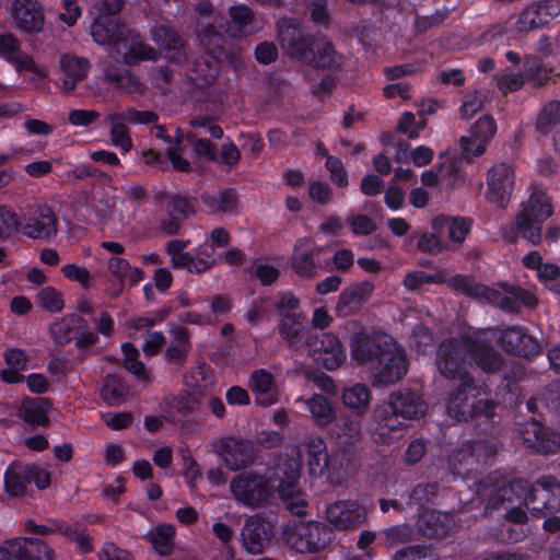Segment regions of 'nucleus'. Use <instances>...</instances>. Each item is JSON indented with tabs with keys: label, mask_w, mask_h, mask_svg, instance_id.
<instances>
[{
	"label": "nucleus",
	"mask_w": 560,
	"mask_h": 560,
	"mask_svg": "<svg viewBox=\"0 0 560 560\" xmlns=\"http://www.w3.org/2000/svg\"><path fill=\"white\" fill-rule=\"evenodd\" d=\"M19 417L28 424L48 425L49 418L44 404L33 398L23 399L19 408Z\"/></svg>",
	"instance_id": "nucleus-44"
},
{
	"label": "nucleus",
	"mask_w": 560,
	"mask_h": 560,
	"mask_svg": "<svg viewBox=\"0 0 560 560\" xmlns=\"http://www.w3.org/2000/svg\"><path fill=\"white\" fill-rule=\"evenodd\" d=\"M119 55L121 62L128 66H136L141 61H156L159 58L158 50L143 42H131Z\"/></svg>",
	"instance_id": "nucleus-43"
},
{
	"label": "nucleus",
	"mask_w": 560,
	"mask_h": 560,
	"mask_svg": "<svg viewBox=\"0 0 560 560\" xmlns=\"http://www.w3.org/2000/svg\"><path fill=\"white\" fill-rule=\"evenodd\" d=\"M417 525L421 536L439 540L452 532L455 521L452 514L428 510L419 514Z\"/></svg>",
	"instance_id": "nucleus-27"
},
{
	"label": "nucleus",
	"mask_w": 560,
	"mask_h": 560,
	"mask_svg": "<svg viewBox=\"0 0 560 560\" xmlns=\"http://www.w3.org/2000/svg\"><path fill=\"white\" fill-rule=\"evenodd\" d=\"M307 194L314 203L326 206L331 201L334 191L327 182L315 179L310 182Z\"/></svg>",
	"instance_id": "nucleus-61"
},
{
	"label": "nucleus",
	"mask_w": 560,
	"mask_h": 560,
	"mask_svg": "<svg viewBox=\"0 0 560 560\" xmlns=\"http://www.w3.org/2000/svg\"><path fill=\"white\" fill-rule=\"evenodd\" d=\"M214 447L224 460L225 466L231 470H240L250 466L256 457L253 443L235 436L220 439Z\"/></svg>",
	"instance_id": "nucleus-16"
},
{
	"label": "nucleus",
	"mask_w": 560,
	"mask_h": 560,
	"mask_svg": "<svg viewBox=\"0 0 560 560\" xmlns=\"http://www.w3.org/2000/svg\"><path fill=\"white\" fill-rule=\"evenodd\" d=\"M19 54H21V46L14 34H0V58L7 62H11L15 61V57Z\"/></svg>",
	"instance_id": "nucleus-64"
},
{
	"label": "nucleus",
	"mask_w": 560,
	"mask_h": 560,
	"mask_svg": "<svg viewBox=\"0 0 560 560\" xmlns=\"http://www.w3.org/2000/svg\"><path fill=\"white\" fill-rule=\"evenodd\" d=\"M445 281L444 275L440 271L429 273L422 270H415L408 272L404 278V285L410 290L416 291L423 284L443 283Z\"/></svg>",
	"instance_id": "nucleus-55"
},
{
	"label": "nucleus",
	"mask_w": 560,
	"mask_h": 560,
	"mask_svg": "<svg viewBox=\"0 0 560 560\" xmlns=\"http://www.w3.org/2000/svg\"><path fill=\"white\" fill-rule=\"evenodd\" d=\"M427 411V402L416 390H399L389 396L387 405L377 410L375 440L389 443L401 436L408 420L419 419Z\"/></svg>",
	"instance_id": "nucleus-3"
},
{
	"label": "nucleus",
	"mask_w": 560,
	"mask_h": 560,
	"mask_svg": "<svg viewBox=\"0 0 560 560\" xmlns=\"http://www.w3.org/2000/svg\"><path fill=\"white\" fill-rule=\"evenodd\" d=\"M16 233L32 240L47 241L58 232V217L54 208L47 203L28 206L19 214Z\"/></svg>",
	"instance_id": "nucleus-8"
},
{
	"label": "nucleus",
	"mask_w": 560,
	"mask_h": 560,
	"mask_svg": "<svg viewBox=\"0 0 560 560\" xmlns=\"http://www.w3.org/2000/svg\"><path fill=\"white\" fill-rule=\"evenodd\" d=\"M487 96L481 91H472L463 97L460 114L463 118H470L483 108Z\"/></svg>",
	"instance_id": "nucleus-63"
},
{
	"label": "nucleus",
	"mask_w": 560,
	"mask_h": 560,
	"mask_svg": "<svg viewBox=\"0 0 560 560\" xmlns=\"http://www.w3.org/2000/svg\"><path fill=\"white\" fill-rule=\"evenodd\" d=\"M325 253L322 246H311V242L299 240L290 258L292 270L302 278H313L318 269L324 268L320 256Z\"/></svg>",
	"instance_id": "nucleus-23"
},
{
	"label": "nucleus",
	"mask_w": 560,
	"mask_h": 560,
	"mask_svg": "<svg viewBox=\"0 0 560 560\" xmlns=\"http://www.w3.org/2000/svg\"><path fill=\"white\" fill-rule=\"evenodd\" d=\"M435 364L441 376L455 380V338L450 337L439 345Z\"/></svg>",
	"instance_id": "nucleus-40"
},
{
	"label": "nucleus",
	"mask_w": 560,
	"mask_h": 560,
	"mask_svg": "<svg viewBox=\"0 0 560 560\" xmlns=\"http://www.w3.org/2000/svg\"><path fill=\"white\" fill-rule=\"evenodd\" d=\"M351 357L357 364L369 365L376 385L399 382L409 368L405 349L385 332H357L351 340Z\"/></svg>",
	"instance_id": "nucleus-2"
},
{
	"label": "nucleus",
	"mask_w": 560,
	"mask_h": 560,
	"mask_svg": "<svg viewBox=\"0 0 560 560\" xmlns=\"http://www.w3.org/2000/svg\"><path fill=\"white\" fill-rule=\"evenodd\" d=\"M329 466L327 445L320 436H311L307 443V469L312 477H322Z\"/></svg>",
	"instance_id": "nucleus-33"
},
{
	"label": "nucleus",
	"mask_w": 560,
	"mask_h": 560,
	"mask_svg": "<svg viewBox=\"0 0 560 560\" xmlns=\"http://www.w3.org/2000/svg\"><path fill=\"white\" fill-rule=\"evenodd\" d=\"M528 483L522 479H515L502 487L493 489L488 494L487 510H505L515 504H525Z\"/></svg>",
	"instance_id": "nucleus-24"
},
{
	"label": "nucleus",
	"mask_w": 560,
	"mask_h": 560,
	"mask_svg": "<svg viewBox=\"0 0 560 560\" xmlns=\"http://www.w3.org/2000/svg\"><path fill=\"white\" fill-rule=\"evenodd\" d=\"M276 386V380L272 373L265 369H257L252 372L249 378L250 389L258 394L255 402L261 407H269L278 401L277 395L272 393Z\"/></svg>",
	"instance_id": "nucleus-30"
},
{
	"label": "nucleus",
	"mask_w": 560,
	"mask_h": 560,
	"mask_svg": "<svg viewBox=\"0 0 560 560\" xmlns=\"http://www.w3.org/2000/svg\"><path fill=\"white\" fill-rule=\"evenodd\" d=\"M305 345L314 361L327 371H336L346 361V350L331 332L308 334Z\"/></svg>",
	"instance_id": "nucleus-11"
},
{
	"label": "nucleus",
	"mask_w": 560,
	"mask_h": 560,
	"mask_svg": "<svg viewBox=\"0 0 560 560\" xmlns=\"http://www.w3.org/2000/svg\"><path fill=\"white\" fill-rule=\"evenodd\" d=\"M325 167L329 172V178L338 188H346L349 185V175L340 158L328 155Z\"/></svg>",
	"instance_id": "nucleus-57"
},
{
	"label": "nucleus",
	"mask_w": 560,
	"mask_h": 560,
	"mask_svg": "<svg viewBox=\"0 0 560 560\" xmlns=\"http://www.w3.org/2000/svg\"><path fill=\"white\" fill-rule=\"evenodd\" d=\"M332 424L334 428L330 429V433L345 452H348L350 447L360 441L361 417L353 413L352 416L339 415L335 417Z\"/></svg>",
	"instance_id": "nucleus-28"
},
{
	"label": "nucleus",
	"mask_w": 560,
	"mask_h": 560,
	"mask_svg": "<svg viewBox=\"0 0 560 560\" xmlns=\"http://www.w3.org/2000/svg\"><path fill=\"white\" fill-rule=\"evenodd\" d=\"M109 138L112 144L118 148L122 154L128 153L132 149V139L127 124L121 118H118V114L112 116Z\"/></svg>",
	"instance_id": "nucleus-46"
},
{
	"label": "nucleus",
	"mask_w": 560,
	"mask_h": 560,
	"mask_svg": "<svg viewBox=\"0 0 560 560\" xmlns=\"http://www.w3.org/2000/svg\"><path fill=\"white\" fill-rule=\"evenodd\" d=\"M526 508L532 512L548 513L560 509V482L552 476L528 486Z\"/></svg>",
	"instance_id": "nucleus-15"
},
{
	"label": "nucleus",
	"mask_w": 560,
	"mask_h": 560,
	"mask_svg": "<svg viewBox=\"0 0 560 560\" xmlns=\"http://www.w3.org/2000/svg\"><path fill=\"white\" fill-rule=\"evenodd\" d=\"M520 438L526 448L537 454L555 453L560 448V434L536 420L522 425Z\"/></svg>",
	"instance_id": "nucleus-17"
},
{
	"label": "nucleus",
	"mask_w": 560,
	"mask_h": 560,
	"mask_svg": "<svg viewBox=\"0 0 560 560\" xmlns=\"http://www.w3.org/2000/svg\"><path fill=\"white\" fill-rule=\"evenodd\" d=\"M365 510L357 502L338 501L326 509L327 521L339 530H347L364 523Z\"/></svg>",
	"instance_id": "nucleus-26"
},
{
	"label": "nucleus",
	"mask_w": 560,
	"mask_h": 560,
	"mask_svg": "<svg viewBox=\"0 0 560 560\" xmlns=\"http://www.w3.org/2000/svg\"><path fill=\"white\" fill-rule=\"evenodd\" d=\"M270 468L266 477L256 474H241L230 483V491L235 500L247 506H258L267 503L270 498Z\"/></svg>",
	"instance_id": "nucleus-10"
},
{
	"label": "nucleus",
	"mask_w": 560,
	"mask_h": 560,
	"mask_svg": "<svg viewBox=\"0 0 560 560\" xmlns=\"http://www.w3.org/2000/svg\"><path fill=\"white\" fill-rule=\"evenodd\" d=\"M341 399L347 409L361 417L370 409L372 393L366 384L355 383L343 388Z\"/></svg>",
	"instance_id": "nucleus-32"
},
{
	"label": "nucleus",
	"mask_w": 560,
	"mask_h": 560,
	"mask_svg": "<svg viewBox=\"0 0 560 560\" xmlns=\"http://www.w3.org/2000/svg\"><path fill=\"white\" fill-rule=\"evenodd\" d=\"M171 332L173 339L166 348L164 359L170 364L183 366L191 348L189 331L185 327L177 326Z\"/></svg>",
	"instance_id": "nucleus-31"
},
{
	"label": "nucleus",
	"mask_w": 560,
	"mask_h": 560,
	"mask_svg": "<svg viewBox=\"0 0 560 560\" xmlns=\"http://www.w3.org/2000/svg\"><path fill=\"white\" fill-rule=\"evenodd\" d=\"M515 183V172L511 163L500 162L488 172L487 201L504 209L510 201Z\"/></svg>",
	"instance_id": "nucleus-14"
},
{
	"label": "nucleus",
	"mask_w": 560,
	"mask_h": 560,
	"mask_svg": "<svg viewBox=\"0 0 560 560\" xmlns=\"http://www.w3.org/2000/svg\"><path fill=\"white\" fill-rule=\"evenodd\" d=\"M167 210L170 217L184 221L196 212L195 201L188 196L173 195L168 198Z\"/></svg>",
	"instance_id": "nucleus-51"
},
{
	"label": "nucleus",
	"mask_w": 560,
	"mask_h": 560,
	"mask_svg": "<svg viewBox=\"0 0 560 560\" xmlns=\"http://www.w3.org/2000/svg\"><path fill=\"white\" fill-rule=\"evenodd\" d=\"M152 39L164 52L168 63L182 66L187 59V40L172 25H156L151 31Z\"/></svg>",
	"instance_id": "nucleus-20"
},
{
	"label": "nucleus",
	"mask_w": 560,
	"mask_h": 560,
	"mask_svg": "<svg viewBox=\"0 0 560 560\" xmlns=\"http://www.w3.org/2000/svg\"><path fill=\"white\" fill-rule=\"evenodd\" d=\"M175 534L173 525L160 524L150 533V541L160 555L167 556L173 551Z\"/></svg>",
	"instance_id": "nucleus-48"
},
{
	"label": "nucleus",
	"mask_w": 560,
	"mask_h": 560,
	"mask_svg": "<svg viewBox=\"0 0 560 560\" xmlns=\"http://www.w3.org/2000/svg\"><path fill=\"white\" fill-rule=\"evenodd\" d=\"M306 323V315H296L290 319H279L276 329L284 343L290 348H295L303 340Z\"/></svg>",
	"instance_id": "nucleus-35"
},
{
	"label": "nucleus",
	"mask_w": 560,
	"mask_h": 560,
	"mask_svg": "<svg viewBox=\"0 0 560 560\" xmlns=\"http://www.w3.org/2000/svg\"><path fill=\"white\" fill-rule=\"evenodd\" d=\"M410 343L418 353L427 354L434 348V335L425 325H416L411 332Z\"/></svg>",
	"instance_id": "nucleus-53"
},
{
	"label": "nucleus",
	"mask_w": 560,
	"mask_h": 560,
	"mask_svg": "<svg viewBox=\"0 0 560 560\" xmlns=\"http://www.w3.org/2000/svg\"><path fill=\"white\" fill-rule=\"evenodd\" d=\"M546 25L541 11L536 3L527 5L518 15L515 28L520 33H528Z\"/></svg>",
	"instance_id": "nucleus-50"
},
{
	"label": "nucleus",
	"mask_w": 560,
	"mask_h": 560,
	"mask_svg": "<svg viewBox=\"0 0 560 560\" xmlns=\"http://www.w3.org/2000/svg\"><path fill=\"white\" fill-rule=\"evenodd\" d=\"M560 127V101L548 102L539 112L536 128L542 135H548Z\"/></svg>",
	"instance_id": "nucleus-47"
},
{
	"label": "nucleus",
	"mask_w": 560,
	"mask_h": 560,
	"mask_svg": "<svg viewBox=\"0 0 560 560\" xmlns=\"http://www.w3.org/2000/svg\"><path fill=\"white\" fill-rule=\"evenodd\" d=\"M374 291L371 281H362L352 287L343 289L340 293L336 310L340 316H348L361 308Z\"/></svg>",
	"instance_id": "nucleus-29"
},
{
	"label": "nucleus",
	"mask_w": 560,
	"mask_h": 560,
	"mask_svg": "<svg viewBox=\"0 0 560 560\" xmlns=\"http://www.w3.org/2000/svg\"><path fill=\"white\" fill-rule=\"evenodd\" d=\"M483 299L491 305L506 313H514V298L512 295V287L502 290L487 288Z\"/></svg>",
	"instance_id": "nucleus-54"
},
{
	"label": "nucleus",
	"mask_w": 560,
	"mask_h": 560,
	"mask_svg": "<svg viewBox=\"0 0 560 560\" xmlns=\"http://www.w3.org/2000/svg\"><path fill=\"white\" fill-rule=\"evenodd\" d=\"M288 57L316 70L327 71L319 82L312 86L315 97L323 101L336 88L332 73L342 69L343 58L332 42L322 34H312L298 26H288L279 36Z\"/></svg>",
	"instance_id": "nucleus-1"
},
{
	"label": "nucleus",
	"mask_w": 560,
	"mask_h": 560,
	"mask_svg": "<svg viewBox=\"0 0 560 560\" xmlns=\"http://www.w3.org/2000/svg\"><path fill=\"white\" fill-rule=\"evenodd\" d=\"M91 35L97 44L110 45L118 43L121 32L117 19L97 16L92 24Z\"/></svg>",
	"instance_id": "nucleus-37"
},
{
	"label": "nucleus",
	"mask_w": 560,
	"mask_h": 560,
	"mask_svg": "<svg viewBox=\"0 0 560 560\" xmlns=\"http://www.w3.org/2000/svg\"><path fill=\"white\" fill-rule=\"evenodd\" d=\"M19 225V214L12 208L0 205V241L8 240L16 233Z\"/></svg>",
	"instance_id": "nucleus-59"
},
{
	"label": "nucleus",
	"mask_w": 560,
	"mask_h": 560,
	"mask_svg": "<svg viewBox=\"0 0 560 560\" xmlns=\"http://www.w3.org/2000/svg\"><path fill=\"white\" fill-rule=\"evenodd\" d=\"M84 317L77 314H71L63 317L60 322L55 323L51 327V332L56 343L60 346H67L74 341L80 328H84Z\"/></svg>",
	"instance_id": "nucleus-36"
},
{
	"label": "nucleus",
	"mask_w": 560,
	"mask_h": 560,
	"mask_svg": "<svg viewBox=\"0 0 560 560\" xmlns=\"http://www.w3.org/2000/svg\"><path fill=\"white\" fill-rule=\"evenodd\" d=\"M24 464L19 460L12 462L4 471L3 487L9 497L21 498L27 491V481L24 478Z\"/></svg>",
	"instance_id": "nucleus-38"
},
{
	"label": "nucleus",
	"mask_w": 560,
	"mask_h": 560,
	"mask_svg": "<svg viewBox=\"0 0 560 560\" xmlns=\"http://www.w3.org/2000/svg\"><path fill=\"white\" fill-rule=\"evenodd\" d=\"M128 394V387L121 376L108 374L103 382L100 390L102 399L109 406L121 404Z\"/></svg>",
	"instance_id": "nucleus-41"
},
{
	"label": "nucleus",
	"mask_w": 560,
	"mask_h": 560,
	"mask_svg": "<svg viewBox=\"0 0 560 560\" xmlns=\"http://www.w3.org/2000/svg\"><path fill=\"white\" fill-rule=\"evenodd\" d=\"M522 71L525 83H532L534 86L547 84L552 74V69L539 62L535 57L526 56L523 61Z\"/></svg>",
	"instance_id": "nucleus-45"
},
{
	"label": "nucleus",
	"mask_w": 560,
	"mask_h": 560,
	"mask_svg": "<svg viewBox=\"0 0 560 560\" xmlns=\"http://www.w3.org/2000/svg\"><path fill=\"white\" fill-rule=\"evenodd\" d=\"M302 463L300 456H279L270 474L272 491L284 501L287 510L295 516L306 514L307 502L300 493Z\"/></svg>",
	"instance_id": "nucleus-6"
},
{
	"label": "nucleus",
	"mask_w": 560,
	"mask_h": 560,
	"mask_svg": "<svg viewBox=\"0 0 560 560\" xmlns=\"http://www.w3.org/2000/svg\"><path fill=\"white\" fill-rule=\"evenodd\" d=\"M495 131L497 124L493 117L481 116L471 125L468 136H463L459 139L460 154L457 155V161L470 163L476 156L482 155Z\"/></svg>",
	"instance_id": "nucleus-12"
},
{
	"label": "nucleus",
	"mask_w": 560,
	"mask_h": 560,
	"mask_svg": "<svg viewBox=\"0 0 560 560\" xmlns=\"http://www.w3.org/2000/svg\"><path fill=\"white\" fill-rule=\"evenodd\" d=\"M553 206L547 188L533 185L527 200L515 217V226L523 238L537 246L542 242V225L552 215Z\"/></svg>",
	"instance_id": "nucleus-5"
},
{
	"label": "nucleus",
	"mask_w": 560,
	"mask_h": 560,
	"mask_svg": "<svg viewBox=\"0 0 560 560\" xmlns=\"http://www.w3.org/2000/svg\"><path fill=\"white\" fill-rule=\"evenodd\" d=\"M126 124L130 125H151L159 120V115L153 110H139L135 107H127L122 113L118 114Z\"/></svg>",
	"instance_id": "nucleus-60"
},
{
	"label": "nucleus",
	"mask_w": 560,
	"mask_h": 560,
	"mask_svg": "<svg viewBox=\"0 0 560 560\" xmlns=\"http://www.w3.org/2000/svg\"><path fill=\"white\" fill-rule=\"evenodd\" d=\"M440 486L438 482H420L408 494L407 505L416 508L420 514L428 511V506L439 503Z\"/></svg>",
	"instance_id": "nucleus-34"
},
{
	"label": "nucleus",
	"mask_w": 560,
	"mask_h": 560,
	"mask_svg": "<svg viewBox=\"0 0 560 560\" xmlns=\"http://www.w3.org/2000/svg\"><path fill=\"white\" fill-rule=\"evenodd\" d=\"M197 37L205 51L187 65V77L195 88L203 90L214 83L222 61L228 56L220 35L197 30Z\"/></svg>",
	"instance_id": "nucleus-4"
},
{
	"label": "nucleus",
	"mask_w": 560,
	"mask_h": 560,
	"mask_svg": "<svg viewBox=\"0 0 560 560\" xmlns=\"http://www.w3.org/2000/svg\"><path fill=\"white\" fill-rule=\"evenodd\" d=\"M306 404L317 425L327 427L332 424L336 412L326 396L322 394H314L311 398H308Z\"/></svg>",
	"instance_id": "nucleus-42"
},
{
	"label": "nucleus",
	"mask_w": 560,
	"mask_h": 560,
	"mask_svg": "<svg viewBox=\"0 0 560 560\" xmlns=\"http://www.w3.org/2000/svg\"><path fill=\"white\" fill-rule=\"evenodd\" d=\"M457 347L483 372L495 373L501 370L503 360L498 351L490 345L462 335Z\"/></svg>",
	"instance_id": "nucleus-21"
},
{
	"label": "nucleus",
	"mask_w": 560,
	"mask_h": 560,
	"mask_svg": "<svg viewBox=\"0 0 560 560\" xmlns=\"http://www.w3.org/2000/svg\"><path fill=\"white\" fill-rule=\"evenodd\" d=\"M54 550L42 539L16 537L0 545V560H54Z\"/></svg>",
	"instance_id": "nucleus-13"
},
{
	"label": "nucleus",
	"mask_w": 560,
	"mask_h": 560,
	"mask_svg": "<svg viewBox=\"0 0 560 560\" xmlns=\"http://www.w3.org/2000/svg\"><path fill=\"white\" fill-rule=\"evenodd\" d=\"M432 232L418 233L413 232L410 240H417L418 250L429 254L438 255L445 248L444 230L448 232L450 240L455 242V217L444 218L435 217L432 220Z\"/></svg>",
	"instance_id": "nucleus-18"
},
{
	"label": "nucleus",
	"mask_w": 560,
	"mask_h": 560,
	"mask_svg": "<svg viewBox=\"0 0 560 560\" xmlns=\"http://www.w3.org/2000/svg\"><path fill=\"white\" fill-rule=\"evenodd\" d=\"M106 80L116 89L126 93H141L142 83L130 70L125 68L109 67L105 71Z\"/></svg>",
	"instance_id": "nucleus-39"
},
{
	"label": "nucleus",
	"mask_w": 560,
	"mask_h": 560,
	"mask_svg": "<svg viewBox=\"0 0 560 560\" xmlns=\"http://www.w3.org/2000/svg\"><path fill=\"white\" fill-rule=\"evenodd\" d=\"M499 341L502 349L514 355L532 358L540 353V343L522 326H511L500 331Z\"/></svg>",
	"instance_id": "nucleus-22"
},
{
	"label": "nucleus",
	"mask_w": 560,
	"mask_h": 560,
	"mask_svg": "<svg viewBox=\"0 0 560 560\" xmlns=\"http://www.w3.org/2000/svg\"><path fill=\"white\" fill-rule=\"evenodd\" d=\"M498 89L503 93H512L521 90L525 85V79L522 72H502L495 75Z\"/></svg>",
	"instance_id": "nucleus-62"
},
{
	"label": "nucleus",
	"mask_w": 560,
	"mask_h": 560,
	"mask_svg": "<svg viewBox=\"0 0 560 560\" xmlns=\"http://www.w3.org/2000/svg\"><path fill=\"white\" fill-rule=\"evenodd\" d=\"M334 538L331 527L318 521L288 522L282 530L285 545L298 553L323 551Z\"/></svg>",
	"instance_id": "nucleus-7"
},
{
	"label": "nucleus",
	"mask_w": 560,
	"mask_h": 560,
	"mask_svg": "<svg viewBox=\"0 0 560 560\" xmlns=\"http://www.w3.org/2000/svg\"><path fill=\"white\" fill-rule=\"evenodd\" d=\"M392 560H436L431 548L425 545H409L398 549Z\"/></svg>",
	"instance_id": "nucleus-58"
},
{
	"label": "nucleus",
	"mask_w": 560,
	"mask_h": 560,
	"mask_svg": "<svg viewBox=\"0 0 560 560\" xmlns=\"http://www.w3.org/2000/svg\"><path fill=\"white\" fill-rule=\"evenodd\" d=\"M495 404L491 399H479L477 401H472L470 405L467 402L460 404L457 406V420H459V416L464 419L467 417L475 416H485L487 418H491L494 416Z\"/></svg>",
	"instance_id": "nucleus-52"
},
{
	"label": "nucleus",
	"mask_w": 560,
	"mask_h": 560,
	"mask_svg": "<svg viewBox=\"0 0 560 560\" xmlns=\"http://www.w3.org/2000/svg\"><path fill=\"white\" fill-rule=\"evenodd\" d=\"M273 306L277 314L279 315V319H290V317L296 315H305L300 311V299L293 291L290 290L279 292Z\"/></svg>",
	"instance_id": "nucleus-49"
},
{
	"label": "nucleus",
	"mask_w": 560,
	"mask_h": 560,
	"mask_svg": "<svg viewBox=\"0 0 560 560\" xmlns=\"http://www.w3.org/2000/svg\"><path fill=\"white\" fill-rule=\"evenodd\" d=\"M228 13L229 19L218 14L213 16V22L197 23V30L210 28L211 33L220 35L223 47H226V36L241 38L250 32L248 27L254 21V12L246 4L233 5L229 8Z\"/></svg>",
	"instance_id": "nucleus-9"
},
{
	"label": "nucleus",
	"mask_w": 560,
	"mask_h": 560,
	"mask_svg": "<svg viewBox=\"0 0 560 560\" xmlns=\"http://www.w3.org/2000/svg\"><path fill=\"white\" fill-rule=\"evenodd\" d=\"M12 16L16 27L24 33L36 34L43 31V7L36 0H14Z\"/></svg>",
	"instance_id": "nucleus-25"
},
{
	"label": "nucleus",
	"mask_w": 560,
	"mask_h": 560,
	"mask_svg": "<svg viewBox=\"0 0 560 560\" xmlns=\"http://www.w3.org/2000/svg\"><path fill=\"white\" fill-rule=\"evenodd\" d=\"M241 536L244 549L252 555H259L271 544L275 527L261 516H249L244 522Z\"/></svg>",
	"instance_id": "nucleus-19"
},
{
	"label": "nucleus",
	"mask_w": 560,
	"mask_h": 560,
	"mask_svg": "<svg viewBox=\"0 0 560 560\" xmlns=\"http://www.w3.org/2000/svg\"><path fill=\"white\" fill-rule=\"evenodd\" d=\"M24 478L28 483H34L38 490H46L51 483V474L37 464H24Z\"/></svg>",
	"instance_id": "nucleus-56"
}]
</instances>
